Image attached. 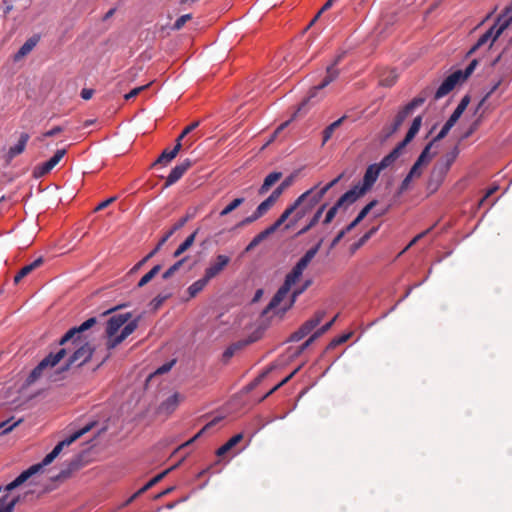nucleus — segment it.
<instances>
[{"mask_svg": "<svg viewBox=\"0 0 512 512\" xmlns=\"http://www.w3.org/2000/svg\"><path fill=\"white\" fill-rule=\"evenodd\" d=\"M459 82H463L460 72L450 74L435 91L434 100L437 101L448 95Z\"/></svg>", "mask_w": 512, "mask_h": 512, "instance_id": "10", "label": "nucleus"}, {"mask_svg": "<svg viewBox=\"0 0 512 512\" xmlns=\"http://www.w3.org/2000/svg\"><path fill=\"white\" fill-rule=\"evenodd\" d=\"M209 279L204 275L202 278L193 282L187 289V292L191 298L196 297L209 283Z\"/></svg>", "mask_w": 512, "mask_h": 512, "instance_id": "29", "label": "nucleus"}, {"mask_svg": "<svg viewBox=\"0 0 512 512\" xmlns=\"http://www.w3.org/2000/svg\"><path fill=\"white\" fill-rule=\"evenodd\" d=\"M340 75V70L333 66L326 67V75L323 80L319 83L322 87H327L330 83L335 81Z\"/></svg>", "mask_w": 512, "mask_h": 512, "instance_id": "38", "label": "nucleus"}, {"mask_svg": "<svg viewBox=\"0 0 512 512\" xmlns=\"http://www.w3.org/2000/svg\"><path fill=\"white\" fill-rule=\"evenodd\" d=\"M303 292H304V288L294 290V291L292 292L291 298L289 299V301L287 302V304H285L282 308H280L279 312H281V314H284V313H286L289 309H291V308H292V306L294 305V303L296 302L297 297H298L300 294H302Z\"/></svg>", "mask_w": 512, "mask_h": 512, "instance_id": "53", "label": "nucleus"}, {"mask_svg": "<svg viewBox=\"0 0 512 512\" xmlns=\"http://www.w3.org/2000/svg\"><path fill=\"white\" fill-rule=\"evenodd\" d=\"M433 92V89L431 87H426L425 89H423L420 94L415 97L412 101H410L409 103H414L415 101H418L420 100L421 102H417V104H415V108L421 106L425 101L426 99L432 94Z\"/></svg>", "mask_w": 512, "mask_h": 512, "instance_id": "58", "label": "nucleus"}, {"mask_svg": "<svg viewBox=\"0 0 512 512\" xmlns=\"http://www.w3.org/2000/svg\"><path fill=\"white\" fill-rule=\"evenodd\" d=\"M311 210L302 203L295 211L292 219L290 222L286 225V229H289L294 224H296L299 220H301L307 213H309Z\"/></svg>", "mask_w": 512, "mask_h": 512, "instance_id": "44", "label": "nucleus"}, {"mask_svg": "<svg viewBox=\"0 0 512 512\" xmlns=\"http://www.w3.org/2000/svg\"><path fill=\"white\" fill-rule=\"evenodd\" d=\"M404 148L405 147H403L399 143L388 155H386L379 163H377L379 168L381 170H384L387 167H389L390 165H392L398 159V157L401 155Z\"/></svg>", "mask_w": 512, "mask_h": 512, "instance_id": "23", "label": "nucleus"}, {"mask_svg": "<svg viewBox=\"0 0 512 512\" xmlns=\"http://www.w3.org/2000/svg\"><path fill=\"white\" fill-rule=\"evenodd\" d=\"M345 119H346V115H344L341 118H339L338 120L334 121L333 123H331L324 129L322 145H324L328 140L331 139L334 131L342 125V123L344 122Z\"/></svg>", "mask_w": 512, "mask_h": 512, "instance_id": "37", "label": "nucleus"}, {"mask_svg": "<svg viewBox=\"0 0 512 512\" xmlns=\"http://www.w3.org/2000/svg\"><path fill=\"white\" fill-rule=\"evenodd\" d=\"M291 287L287 286L285 283L277 290L275 295L270 300L267 307L263 310V315L267 314L269 311L276 309L281 302L287 297Z\"/></svg>", "mask_w": 512, "mask_h": 512, "instance_id": "20", "label": "nucleus"}, {"mask_svg": "<svg viewBox=\"0 0 512 512\" xmlns=\"http://www.w3.org/2000/svg\"><path fill=\"white\" fill-rule=\"evenodd\" d=\"M191 19H192V15L191 14H184V15L180 16L175 21V23L173 24L172 29L173 30H180L186 24V22L191 20Z\"/></svg>", "mask_w": 512, "mask_h": 512, "instance_id": "64", "label": "nucleus"}, {"mask_svg": "<svg viewBox=\"0 0 512 512\" xmlns=\"http://www.w3.org/2000/svg\"><path fill=\"white\" fill-rule=\"evenodd\" d=\"M67 350L60 348L57 352H51L31 371L27 378L28 384H32L42 376L49 373L66 356Z\"/></svg>", "mask_w": 512, "mask_h": 512, "instance_id": "4", "label": "nucleus"}, {"mask_svg": "<svg viewBox=\"0 0 512 512\" xmlns=\"http://www.w3.org/2000/svg\"><path fill=\"white\" fill-rule=\"evenodd\" d=\"M186 258L180 259L177 262H175L171 267H169L162 275L163 279H169L172 277L183 265Z\"/></svg>", "mask_w": 512, "mask_h": 512, "instance_id": "56", "label": "nucleus"}, {"mask_svg": "<svg viewBox=\"0 0 512 512\" xmlns=\"http://www.w3.org/2000/svg\"><path fill=\"white\" fill-rule=\"evenodd\" d=\"M97 323L96 317H91L84 321L81 325L73 327L69 329L64 336L60 339L59 344L64 345L69 341H72L73 344H77L78 347L73 352V354L69 357L68 361L65 363L63 367H61L60 371H66L72 365L81 366L90 360L92 357L94 349L92 346L85 341L86 336L85 333L90 330Z\"/></svg>", "mask_w": 512, "mask_h": 512, "instance_id": "1", "label": "nucleus"}, {"mask_svg": "<svg viewBox=\"0 0 512 512\" xmlns=\"http://www.w3.org/2000/svg\"><path fill=\"white\" fill-rule=\"evenodd\" d=\"M243 439V435L241 433L234 435L231 437L224 445L217 449V456L225 455L229 450H231L235 445H237Z\"/></svg>", "mask_w": 512, "mask_h": 512, "instance_id": "33", "label": "nucleus"}, {"mask_svg": "<svg viewBox=\"0 0 512 512\" xmlns=\"http://www.w3.org/2000/svg\"><path fill=\"white\" fill-rule=\"evenodd\" d=\"M192 166V161L190 159H185L178 165H176L169 173L165 186H171L176 183L178 180L182 178V176L187 172V170Z\"/></svg>", "mask_w": 512, "mask_h": 512, "instance_id": "15", "label": "nucleus"}, {"mask_svg": "<svg viewBox=\"0 0 512 512\" xmlns=\"http://www.w3.org/2000/svg\"><path fill=\"white\" fill-rule=\"evenodd\" d=\"M304 270L305 268L296 263L292 270L286 275L284 283L287 286L292 287V285H294L300 279Z\"/></svg>", "mask_w": 512, "mask_h": 512, "instance_id": "30", "label": "nucleus"}, {"mask_svg": "<svg viewBox=\"0 0 512 512\" xmlns=\"http://www.w3.org/2000/svg\"><path fill=\"white\" fill-rule=\"evenodd\" d=\"M12 420L13 417L0 423V429H3L1 432L2 435L8 434L23 421V419H19L15 421L13 424L8 425Z\"/></svg>", "mask_w": 512, "mask_h": 512, "instance_id": "59", "label": "nucleus"}, {"mask_svg": "<svg viewBox=\"0 0 512 512\" xmlns=\"http://www.w3.org/2000/svg\"><path fill=\"white\" fill-rule=\"evenodd\" d=\"M326 206H327L326 204H322L318 208L316 213L310 219L309 223L298 232V235H303V234L307 233L310 229H312L319 222L324 210L326 209Z\"/></svg>", "mask_w": 512, "mask_h": 512, "instance_id": "36", "label": "nucleus"}, {"mask_svg": "<svg viewBox=\"0 0 512 512\" xmlns=\"http://www.w3.org/2000/svg\"><path fill=\"white\" fill-rule=\"evenodd\" d=\"M230 258L226 255H218L216 257L215 262L211 263L206 269L204 275L212 280L216 276H218L225 267L229 264Z\"/></svg>", "mask_w": 512, "mask_h": 512, "instance_id": "13", "label": "nucleus"}, {"mask_svg": "<svg viewBox=\"0 0 512 512\" xmlns=\"http://www.w3.org/2000/svg\"><path fill=\"white\" fill-rule=\"evenodd\" d=\"M245 346L242 343L241 340L232 343L230 346L226 348V350L223 352V361L228 362L238 351L244 349Z\"/></svg>", "mask_w": 512, "mask_h": 512, "instance_id": "40", "label": "nucleus"}, {"mask_svg": "<svg viewBox=\"0 0 512 512\" xmlns=\"http://www.w3.org/2000/svg\"><path fill=\"white\" fill-rule=\"evenodd\" d=\"M215 421H211L209 423H207L199 432H197L191 439H189L188 441H186L185 443H183L181 446H179L178 449H183L187 446H189L190 444H192L196 439H198L199 437H201L209 428H211L213 425H214Z\"/></svg>", "mask_w": 512, "mask_h": 512, "instance_id": "54", "label": "nucleus"}, {"mask_svg": "<svg viewBox=\"0 0 512 512\" xmlns=\"http://www.w3.org/2000/svg\"><path fill=\"white\" fill-rule=\"evenodd\" d=\"M0 512H13L15 505L19 501V496L10 495L11 491H6L5 486L1 487Z\"/></svg>", "mask_w": 512, "mask_h": 512, "instance_id": "21", "label": "nucleus"}, {"mask_svg": "<svg viewBox=\"0 0 512 512\" xmlns=\"http://www.w3.org/2000/svg\"><path fill=\"white\" fill-rule=\"evenodd\" d=\"M43 264V259L41 257L34 260L32 263L25 265L22 267L19 272L14 277V282L19 283L21 279L30 274L33 270L40 267Z\"/></svg>", "mask_w": 512, "mask_h": 512, "instance_id": "26", "label": "nucleus"}, {"mask_svg": "<svg viewBox=\"0 0 512 512\" xmlns=\"http://www.w3.org/2000/svg\"><path fill=\"white\" fill-rule=\"evenodd\" d=\"M94 426V423H90V424H87L85 427H83L82 429L74 432L72 435H70L68 438L64 439L63 441L59 442L54 448L53 450L51 451L56 457L60 454V452L62 451V449L65 447V446H69L71 445L73 442H75L77 439H79L81 436H83L84 434H86L88 431H90L92 429V427Z\"/></svg>", "mask_w": 512, "mask_h": 512, "instance_id": "17", "label": "nucleus"}, {"mask_svg": "<svg viewBox=\"0 0 512 512\" xmlns=\"http://www.w3.org/2000/svg\"><path fill=\"white\" fill-rule=\"evenodd\" d=\"M436 142H434L433 140H431L425 147L424 149L422 150V152L420 153V155L418 156V160H420L421 162L424 163V165H427L432 159L433 157L437 154V152H431V149L432 147L434 146Z\"/></svg>", "mask_w": 512, "mask_h": 512, "instance_id": "42", "label": "nucleus"}, {"mask_svg": "<svg viewBox=\"0 0 512 512\" xmlns=\"http://www.w3.org/2000/svg\"><path fill=\"white\" fill-rule=\"evenodd\" d=\"M198 231H199V229H196L191 235H189L185 239V241L182 244L179 245V247L173 253V256L175 258L182 255L186 250H188L193 245Z\"/></svg>", "mask_w": 512, "mask_h": 512, "instance_id": "39", "label": "nucleus"}, {"mask_svg": "<svg viewBox=\"0 0 512 512\" xmlns=\"http://www.w3.org/2000/svg\"><path fill=\"white\" fill-rule=\"evenodd\" d=\"M139 320H140V316L125 323L126 325L123 327L120 334L126 339L129 335H131L137 329Z\"/></svg>", "mask_w": 512, "mask_h": 512, "instance_id": "50", "label": "nucleus"}, {"mask_svg": "<svg viewBox=\"0 0 512 512\" xmlns=\"http://www.w3.org/2000/svg\"><path fill=\"white\" fill-rule=\"evenodd\" d=\"M398 79V74L395 70H389L383 73L380 77L379 84L384 87L393 86Z\"/></svg>", "mask_w": 512, "mask_h": 512, "instance_id": "43", "label": "nucleus"}, {"mask_svg": "<svg viewBox=\"0 0 512 512\" xmlns=\"http://www.w3.org/2000/svg\"><path fill=\"white\" fill-rule=\"evenodd\" d=\"M30 139V136L28 133L26 132H22L20 134V137L18 139V142L14 145V146H11L7 152V155H6V161L9 163L13 158H15L16 156L22 154L25 150V147L27 145V142L28 140Z\"/></svg>", "mask_w": 512, "mask_h": 512, "instance_id": "19", "label": "nucleus"}, {"mask_svg": "<svg viewBox=\"0 0 512 512\" xmlns=\"http://www.w3.org/2000/svg\"><path fill=\"white\" fill-rule=\"evenodd\" d=\"M454 125L455 124L452 122V120L448 119L446 121V123L443 125L440 132L432 140L434 142H438V141L442 140L443 138H445Z\"/></svg>", "mask_w": 512, "mask_h": 512, "instance_id": "57", "label": "nucleus"}, {"mask_svg": "<svg viewBox=\"0 0 512 512\" xmlns=\"http://www.w3.org/2000/svg\"><path fill=\"white\" fill-rule=\"evenodd\" d=\"M259 219V216L256 214V212L254 211L250 216H247L246 218L242 219L240 222H238L234 227L233 229H238V228H242L244 226H247L253 222H255L256 220Z\"/></svg>", "mask_w": 512, "mask_h": 512, "instance_id": "62", "label": "nucleus"}, {"mask_svg": "<svg viewBox=\"0 0 512 512\" xmlns=\"http://www.w3.org/2000/svg\"><path fill=\"white\" fill-rule=\"evenodd\" d=\"M245 202V198L239 197L233 199L224 209H222L219 213L220 217L227 216L231 212H233L235 209H237L239 206H241Z\"/></svg>", "mask_w": 512, "mask_h": 512, "instance_id": "47", "label": "nucleus"}, {"mask_svg": "<svg viewBox=\"0 0 512 512\" xmlns=\"http://www.w3.org/2000/svg\"><path fill=\"white\" fill-rule=\"evenodd\" d=\"M131 316V313L127 312L123 314L113 315L112 317H110L107 321L106 335L114 336L115 334H117L119 329L130 320Z\"/></svg>", "mask_w": 512, "mask_h": 512, "instance_id": "12", "label": "nucleus"}, {"mask_svg": "<svg viewBox=\"0 0 512 512\" xmlns=\"http://www.w3.org/2000/svg\"><path fill=\"white\" fill-rule=\"evenodd\" d=\"M323 89L324 87H322L320 84L312 87L309 90L307 96L299 104L297 112L306 113L312 105L318 103L321 99H323Z\"/></svg>", "mask_w": 512, "mask_h": 512, "instance_id": "8", "label": "nucleus"}, {"mask_svg": "<svg viewBox=\"0 0 512 512\" xmlns=\"http://www.w3.org/2000/svg\"><path fill=\"white\" fill-rule=\"evenodd\" d=\"M459 155V148L455 146L451 151L443 155L433 166L427 182V189L435 192L444 182L451 166Z\"/></svg>", "mask_w": 512, "mask_h": 512, "instance_id": "3", "label": "nucleus"}, {"mask_svg": "<svg viewBox=\"0 0 512 512\" xmlns=\"http://www.w3.org/2000/svg\"><path fill=\"white\" fill-rule=\"evenodd\" d=\"M125 338L121 334H115L114 336H107L106 347L108 350H113L119 344H121Z\"/></svg>", "mask_w": 512, "mask_h": 512, "instance_id": "55", "label": "nucleus"}, {"mask_svg": "<svg viewBox=\"0 0 512 512\" xmlns=\"http://www.w3.org/2000/svg\"><path fill=\"white\" fill-rule=\"evenodd\" d=\"M381 171L382 170L377 164H371L367 167L363 177V184L362 186H359L361 192L366 193L369 189H371V187L377 181Z\"/></svg>", "mask_w": 512, "mask_h": 512, "instance_id": "16", "label": "nucleus"}, {"mask_svg": "<svg viewBox=\"0 0 512 512\" xmlns=\"http://www.w3.org/2000/svg\"><path fill=\"white\" fill-rule=\"evenodd\" d=\"M512 23V8L506 6L497 16L495 23L477 40L467 52V56L474 54L479 48L488 45L491 48L497 39Z\"/></svg>", "mask_w": 512, "mask_h": 512, "instance_id": "2", "label": "nucleus"}, {"mask_svg": "<svg viewBox=\"0 0 512 512\" xmlns=\"http://www.w3.org/2000/svg\"><path fill=\"white\" fill-rule=\"evenodd\" d=\"M38 42L39 36L37 35H34L30 37L28 40H26V42L20 47L18 52L14 55V61H19L23 57L28 55L34 49Z\"/></svg>", "mask_w": 512, "mask_h": 512, "instance_id": "22", "label": "nucleus"}, {"mask_svg": "<svg viewBox=\"0 0 512 512\" xmlns=\"http://www.w3.org/2000/svg\"><path fill=\"white\" fill-rule=\"evenodd\" d=\"M470 102V96L469 95H465L460 103L458 104V106L456 107V109L453 111V113L451 114V116L449 117V120H452V122L454 124H456V122L459 120V118L461 117V115L463 114V112L466 110L468 104Z\"/></svg>", "mask_w": 512, "mask_h": 512, "instance_id": "35", "label": "nucleus"}, {"mask_svg": "<svg viewBox=\"0 0 512 512\" xmlns=\"http://www.w3.org/2000/svg\"><path fill=\"white\" fill-rule=\"evenodd\" d=\"M66 154V149H59L55 152V154L46 162L38 165L34 169L35 177H42L48 174L64 157Z\"/></svg>", "mask_w": 512, "mask_h": 512, "instance_id": "11", "label": "nucleus"}, {"mask_svg": "<svg viewBox=\"0 0 512 512\" xmlns=\"http://www.w3.org/2000/svg\"><path fill=\"white\" fill-rule=\"evenodd\" d=\"M176 157V155L173 153L172 150H168V149H165L161 154L160 156L154 161V163L152 164V166H156L158 164H167L169 163L170 161H172L174 158Z\"/></svg>", "mask_w": 512, "mask_h": 512, "instance_id": "51", "label": "nucleus"}, {"mask_svg": "<svg viewBox=\"0 0 512 512\" xmlns=\"http://www.w3.org/2000/svg\"><path fill=\"white\" fill-rule=\"evenodd\" d=\"M262 336H263V330L261 328H257L247 338L241 339V341L244 344V346L247 347L248 345L260 340L262 338Z\"/></svg>", "mask_w": 512, "mask_h": 512, "instance_id": "52", "label": "nucleus"}, {"mask_svg": "<svg viewBox=\"0 0 512 512\" xmlns=\"http://www.w3.org/2000/svg\"><path fill=\"white\" fill-rule=\"evenodd\" d=\"M183 399L184 397L178 392L172 394L158 406V414H164L166 416L172 414Z\"/></svg>", "mask_w": 512, "mask_h": 512, "instance_id": "14", "label": "nucleus"}, {"mask_svg": "<svg viewBox=\"0 0 512 512\" xmlns=\"http://www.w3.org/2000/svg\"><path fill=\"white\" fill-rule=\"evenodd\" d=\"M423 166H425L424 163L417 159L413 166L411 167L409 174L414 178H420L422 175Z\"/></svg>", "mask_w": 512, "mask_h": 512, "instance_id": "63", "label": "nucleus"}, {"mask_svg": "<svg viewBox=\"0 0 512 512\" xmlns=\"http://www.w3.org/2000/svg\"><path fill=\"white\" fill-rule=\"evenodd\" d=\"M294 182V175H290L285 178L280 185L270 194L276 200L282 195V193L289 188Z\"/></svg>", "mask_w": 512, "mask_h": 512, "instance_id": "45", "label": "nucleus"}, {"mask_svg": "<svg viewBox=\"0 0 512 512\" xmlns=\"http://www.w3.org/2000/svg\"><path fill=\"white\" fill-rule=\"evenodd\" d=\"M55 458L56 456L52 452L48 453L41 463L30 466L27 470L23 471L19 476H17L12 482L7 484L5 486V490L12 491L15 488L19 487L24 482H26L31 476L35 475L41 469H43V467L52 463Z\"/></svg>", "mask_w": 512, "mask_h": 512, "instance_id": "5", "label": "nucleus"}, {"mask_svg": "<svg viewBox=\"0 0 512 512\" xmlns=\"http://www.w3.org/2000/svg\"><path fill=\"white\" fill-rule=\"evenodd\" d=\"M191 219V215L187 214L184 217L180 218L173 227L165 233V235L159 240L156 247L148 253L141 261H139L134 267V270H138L141 266H143L148 260H150L156 253L159 252V250L162 248V246L168 241V239L179 229H181L189 220Z\"/></svg>", "mask_w": 512, "mask_h": 512, "instance_id": "6", "label": "nucleus"}, {"mask_svg": "<svg viewBox=\"0 0 512 512\" xmlns=\"http://www.w3.org/2000/svg\"><path fill=\"white\" fill-rule=\"evenodd\" d=\"M273 232L267 227L263 231H261L259 234H257L250 243L246 246L245 252L252 251L255 247H257L262 241H264L266 238H268L270 235H272Z\"/></svg>", "mask_w": 512, "mask_h": 512, "instance_id": "34", "label": "nucleus"}, {"mask_svg": "<svg viewBox=\"0 0 512 512\" xmlns=\"http://www.w3.org/2000/svg\"><path fill=\"white\" fill-rule=\"evenodd\" d=\"M318 188V185L312 187L308 191H311L309 196L304 200V204L312 210L324 197V193H322V190L315 192V190Z\"/></svg>", "mask_w": 512, "mask_h": 512, "instance_id": "28", "label": "nucleus"}, {"mask_svg": "<svg viewBox=\"0 0 512 512\" xmlns=\"http://www.w3.org/2000/svg\"><path fill=\"white\" fill-rule=\"evenodd\" d=\"M139 320H140V316L125 323L126 325L123 327L120 334L126 339L129 335H131L137 329Z\"/></svg>", "mask_w": 512, "mask_h": 512, "instance_id": "49", "label": "nucleus"}, {"mask_svg": "<svg viewBox=\"0 0 512 512\" xmlns=\"http://www.w3.org/2000/svg\"><path fill=\"white\" fill-rule=\"evenodd\" d=\"M365 192H361L359 186H355L346 193H344L336 202L337 207L346 209L348 206L355 203Z\"/></svg>", "mask_w": 512, "mask_h": 512, "instance_id": "18", "label": "nucleus"}, {"mask_svg": "<svg viewBox=\"0 0 512 512\" xmlns=\"http://www.w3.org/2000/svg\"><path fill=\"white\" fill-rule=\"evenodd\" d=\"M421 102L420 100H418V103ZM415 104H417V101H415L414 103H408L407 105H405L399 112L398 114L396 115L394 121L392 124L384 127L383 129V133H384V138L387 139L389 138L391 135H393L396 131H398V129L401 127V125L403 124V122L405 121V119L412 113V111L415 109Z\"/></svg>", "mask_w": 512, "mask_h": 512, "instance_id": "7", "label": "nucleus"}, {"mask_svg": "<svg viewBox=\"0 0 512 512\" xmlns=\"http://www.w3.org/2000/svg\"><path fill=\"white\" fill-rule=\"evenodd\" d=\"M377 200L369 202L355 218L359 223L367 216V214L377 205Z\"/></svg>", "mask_w": 512, "mask_h": 512, "instance_id": "61", "label": "nucleus"}, {"mask_svg": "<svg viewBox=\"0 0 512 512\" xmlns=\"http://www.w3.org/2000/svg\"><path fill=\"white\" fill-rule=\"evenodd\" d=\"M325 311H317L310 319L305 321L300 328L309 335L323 320Z\"/></svg>", "mask_w": 512, "mask_h": 512, "instance_id": "24", "label": "nucleus"}, {"mask_svg": "<svg viewBox=\"0 0 512 512\" xmlns=\"http://www.w3.org/2000/svg\"><path fill=\"white\" fill-rule=\"evenodd\" d=\"M276 201L277 200L270 195L263 202H261L255 209V212L259 216V218L264 216L274 206Z\"/></svg>", "mask_w": 512, "mask_h": 512, "instance_id": "41", "label": "nucleus"}, {"mask_svg": "<svg viewBox=\"0 0 512 512\" xmlns=\"http://www.w3.org/2000/svg\"><path fill=\"white\" fill-rule=\"evenodd\" d=\"M161 265H155L148 273H146L138 282L137 287L141 288L149 283L161 270Z\"/></svg>", "mask_w": 512, "mask_h": 512, "instance_id": "48", "label": "nucleus"}, {"mask_svg": "<svg viewBox=\"0 0 512 512\" xmlns=\"http://www.w3.org/2000/svg\"><path fill=\"white\" fill-rule=\"evenodd\" d=\"M478 65V60L477 59H474L470 62V64L466 67V69L464 71L462 70H457L456 72H460L461 74V80L462 81H465L466 79H468L470 77V75L474 72V70L476 69Z\"/></svg>", "mask_w": 512, "mask_h": 512, "instance_id": "60", "label": "nucleus"}, {"mask_svg": "<svg viewBox=\"0 0 512 512\" xmlns=\"http://www.w3.org/2000/svg\"><path fill=\"white\" fill-rule=\"evenodd\" d=\"M322 244V240H320L314 247L310 248L306 253L300 258V260L297 262L300 264L303 268H307L309 263L312 261V259L315 257V255L318 253L320 247Z\"/></svg>", "mask_w": 512, "mask_h": 512, "instance_id": "31", "label": "nucleus"}, {"mask_svg": "<svg viewBox=\"0 0 512 512\" xmlns=\"http://www.w3.org/2000/svg\"><path fill=\"white\" fill-rule=\"evenodd\" d=\"M421 124H422V116H417L413 119L412 124H411L405 138L400 142V144L403 147H406V145L410 141H412V139L416 136V134L420 130Z\"/></svg>", "mask_w": 512, "mask_h": 512, "instance_id": "27", "label": "nucleus"}, {"mask_svg": "<svg viewBox=\"0 0 512 512\" xmlns=\"http://www.w3.org/2000/svg\"><path fill=\"white\" fill-rule=\"evenodd\" d=\"M322 244V240H320L314 247L310 248L306 253L300 258V260L297 262L300 264L303 268H307L309 263L312 261V259L315 257V255L318 253L320 247Z\"/></svg>", "mask_w": 512, "mask_h": 512, "instance_id": "32", "label": "nucleus"}, {"mask_svg": "<svg viewBox=\"0 0 512 512\" xmlns=\"http://www.w3.org/2000/svg\"><path fill=\"white\" fill-rule=\"evenodd\" d=\"M176 466H173L162 473H159L155 477H153L151 480H149L142 488H140V493L146 492L148 489L156 485L158 482H160L171 470H173Z\"/></svg>", "mask_w": 512, "mask_h": 512, "instance_id": "46", "label": "nucleus"}, {"mask_svg": "<svg viewBox=\"0 0 512 512\" xmlns=\"http://www.w3.org/2000/svg\"><path fill=\"white\" fill-rule=\"evenodd\" d=\"M311 191H305L301 194L293 204L287 207L284 212L280 215V217L268 228L274 233L276 230L283 224L285 221L294 213V211L304 203V200L309 196Z\"/></svg>", "mask_w": 512, "mask_h": 512, "instance_id": "9", "label": "nucleus"}, {"mask_svg": "<svg viewBox=\"0 0 512 512\" xmlns=\"http://www.w3.org/2000/svg\"><path fill=\"white\" fill-rule=\"evenodd\" d=\"M282 178V173L281 172H278V171H274V172H271L270 174H268L264 181H263V184L261 185V187L259 188V191L258 193L260 195H263L265 193H267L270 188L276 183L278 182L280 179Z\"/></svg>", "mask_w": 512, "mask_h": 512, "instance_id": "25", "label": "nucleus"}]
</instances>
